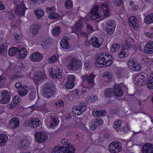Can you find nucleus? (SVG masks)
<instances>
[{
	"instance_id": "f257e3e1",
	"label": "nucleus",
	"mask_w": 153,
	"mask_h": 153,
	"mask_svg": "<svg viewBox=\"0 0 153 153\" xmlns=\"http://www.w3.org/2000/svg\"><path fill=\"white\" fill-rule=\"evenodd\" d=\"M99 7L102 10L100 13H99L97 8H93L89 15L91 19H95L102 16L106 18L109 16L110 14V8L107 3L102 4Z\"/></svg>"
},
{
	"instance_id": "f03ea898",
	"label": "nucleus",
	"mask_w": 153,
	"mask_h": 153,
	"mask_svg": "<svg viewBox=\"0 0 153 153\" xmlns=\"http://www.w3.org/2000/svg\"><path fill=\"white\" fill-rule=\"evenodd\" d=\"M74 151L72 145H69L68 148L56 146L53 149L52 153H74Z\"/></svg>"
},
{
	"instance_id": "7ed1b4c3",
	"label": "nucleus",
	"mask_w": 153,
	"mask_h": 153,
	"mask_svg": "<svg viewBox=\"0 0 153 153\" xmlns=\"http://www.w3.org/2000/svg\"><path fill=\"white\" fill-rule=\"evenodd\" d=\"M121 145V143L113 141L110 144L108 149L109 152L111 153H118L122 150Z\"/></svg>"
},
{
	"instance_id": "20e7f679",
	"label": "nucleus",
	"mask_w": 153,
	"mask_h": 153,
	"mask_svg": "<svg viewBox=\"0 0 153 153\" xmlns=\"http://www.w3.org/2000/svg\"><path fill=\"white\" fill-rule=\"evenodd\" d=\"M82 66L81 61L77 60L74 58H72L67 65V68L69 70H78L80 69Z\"/></svg>"
},
{
	"instance_id": "39448f33",
	"label": "nucleus",
	"mask_w": 153,
	"mask_h": 153,
	"mask_svg": "<svg viewBox=\"0 0 153 153\" xmlns=\"http://www.w3.org/2000/svg\"><path fill=\"white\" fill-rule=\"evenodd\" d=\"M55 91L51 88L49 84L46 85L43 90V96L49 99L54 95Z\"/></svg>"
},
{
	"instance_id": "423d86ee",
	"label": "nucleus",
	"mask_w": 153,
	"mask_h": 153,
	"mask_svg": "<svg viewBox=\"0 0 153 153\" xmlns=\"http://www.w3.org/2000/svg\"><path fill=\"white\" fill-rule=\"evenodd\" d=\"M86 108L85 103L82 102L77 106H74L72 109V111L74 114L79 115L84 112Z\"/></svg>"
},
{
	"instance_id": "0eeeda50",
	"label": "nucleus",
	"mask_w": 153,
	"mask_h": 153,
	"mask_svg": "<svg viewBox=\"0 0 153 153\" xmlns=\"http://www.w3.org/2000/svg\"><path fill=\"white\" fill-rule=\"evenodd\" d=\"M95 76L93 74L89 75L85 74L82 76L83 81H86L88 82V87L90 88L92 87L94 85V79Z\"/></svg>"
},
{
	"instance_id": "6e6552de",
	"label": "nucleus",
	"mask_w": 153,
	"mask_h": 153,
	"mask_svg": "<svg viewBox=\"0 0 153 153\" xmlns=\"http://www.w3.org/2000/svg\"><path fill=\"white\" fill-rule=\"evenodd\" d=\"M44 57L43 53L39 52H36L32 53L30 56V59L33 62H39L42 60Z\"/></svg>"
},
{
	"instance_id": "1a4fd4ad",
	"label": "nucleus",
	"mask_w": 153,
	"mask_h": 153,
	"mask_svg": "<svg viewBox=\"0 0 153 153\" xmlns=\"http://www.w3.org/2000/svg\"><path fill=\"white\" fill-rule=\"evenodd\" d=\"M49 14L48 17L51 19H58L60 18V16L57 13L55 12L56 9L55 7H51L47 8Z\"/></svg>"
},
{
	"instance_id": "9d476101",
	"label": "nucleus",
	"mask_w": 153,
	"mask_h": 153,
	"mask_svg": "<svg viewBox=\"0 0 153 153\" xmlns=\"http://www.w3.org/2000/svg\"><path fill=\"white\" fill-rule=\"evenodd\" d=\"M26 8L22 2L18 4L15 9V12L17 15L20 16L23 15Z\"/></svg>"
},
{
	"instance_id": "9b49d317",
	"label": "nucleus",
	"mask_w": 153,
	"mask_h": 153,
	"mask_svg": "<svg viewBox=\"0 0 153 153\" xmlns=\"http://www.w3.org/2000/svg\"><path fill=\"white\" fill-rule=\"evenodd\" d=\"M128 65L131 70L135 71H139L142 68L140 65L135 63L134 61L132 59H130L129 60Z\"/></svg>"
},
{
	"instance_id": "f8f14e48",
	"label": "nucleus",
	"mask_w": 153,
	"mask_h": 153,
	"mask_svg": "<svg viewBox=\"0 0 153 153\" xmlns=\"http://www.w3.org/2000/svg\"><path fill=\"white\" fill-rule=\"evenodd\" d=\"M35 137L38 142L42 143L47 138V134L44 132H38L35 134Z\"/></svg>"
},
{
	"instance_id": "ddd939ff",
	"label": "nucleus",
	"mask_w": 153,
	"mask_h": 153,
	"mask_svg": "<svg viewBox=\"0 0 153 153\" xmlns=\"http://www.w3.org/2000/svg\"><path fill=\"white\" fill-rule=\"evenodd\" d=\"M10 95L9 92L7 91H3L1 94V99L0 102L2 104H6L8 103L10 101Z\"/></svg>"
},
{
	"instance_id": "4468645a",
	"label": "nucleus",
	"mask_w": 153,
	"mask_h": 153,
	"mask_svg": "<svg viewBox=\"0 0 153 153\" xmlns=\"http://www.w3.org/2000/svg\"><path fill=\"white\" fill-rule=\"evenodd\" d=\"M19 124V120L18 118L13 117L11 119L9 122V126L11 128L15 129L17 128Z\"/></svg>"
},
{
	"instance_id": "2eb2a0df",
	"label": "nucleus",
	"mask_w": 153,
	"mask_h": 153,
	"mask_svg": "<svg viewBox=\"0 0 153 153\" xmlns=\"http://www.w3.org/2000/svg\"><path fill=\"white\" fill-rule=\"evenodd\" d=\"M107 33H111L114 31L116 27V24L114 21L111 20L108 21L105 24Z\"/></svg>"
},
{
	"instance_id": "dca6fc26",
	"label": "nucleus",
	"mask_w": 153,
	"mask_h": 153,
	"mask_svg": "<svg viewBox=\"0 0 153 153\" xmlns=\"http://www.w3.org/2000/svg\"><path fill=\"white\" fill-rule=\"evenodd\" d=\"M144 51L145 53L149 54L153 53V41H149L146 43Z\"/></svg>"
},
{
	"instance_id": "f3484780",
	"label": "nucleus",
	"mask_w": 153,
	"mask_h": 153,
	"mask_svg": "<svg viewBox=\"0 0 153 153\" xmlns=\"http://www.w3.org/2000/svg\"><path fill=\"white\" fill-rule=\"evenodd\" d=\"M29 123L30 126L33 128L37 127L40 124V121L37 117L30 118Z\"/></svg>"
},
{
	"instance_id": "a211bd4d",
	"label": "nucleus",
	"mask_w": 153,
	"mask_h": 153,
	"mask_svg": "<svg viewBox=\"0 0 153 153\" xmlns=\"http://www.w3.org/2000/svg\"><path fill=\"white\" fill-rule=\"evenodd\" d=\"M142 151L143 153H153V145L148 143L144 145Z\"/></svg>"
},
{
	"instance_id": "6ab92c4d",
	"label": "nucleus",
	"mask_w": 153,
	"mask_h": 153,
	"mask_svg": "<svg viewBox=\"0 0 153 153\" xmlns=\"http://www.w3.org/2000/svg\"><path fill=\"white\" fill-rule=\"evenodd\" d=\"M45 73L43 72H38L34 77V81L37 83L45 78Z\"/></svg>"
},
{
	"instance_id": "aec40b11",
	"label": "nucleus",
	"mask_w": 153,
	"mask_h": 153,
	"mask_svg": "<svg viewBox=\"0 0 153 153\" xmlns=\"http://www.w3.org/2000/svg\"><path fill=\"white\" fill-rule=\"evenodd\" d=\"M17 52L19 54V56H17L18 59H22L24 58L27 55L26 50L24 48L18 47Z\"/></svg>"
},
{
	"instance_id": "412c9836",
	"label": "nucleus",
	"mask_w": 153,
	"mask_h": 153,
	"mask_svg": "<svg viewBox=\"0 0 153 153\" xmlns=\"http://www.w3.org/2000/svg\"><path fill=\"white\" fill-rule=\"evenodd\" d=\"M84 27L81 21L80 20L77 23L76 25L75 29L73 30L72 32L76 33H79L82 31Z\"/></svg>"
},
{
	"instance_id": "4be33fe9",
	"label": "nucleus",
	"mask_w": 153,
	"mask_h": 153,
	"mask_svg": "<svg viewBox=\"0 0 153 153\" xmlns=\"http://www.w3.org/2000/svg\"><path fill=\"white\" fill-rule=\"evenodd\" d=\"M129 20L134 29H137L138 26V21L137 18L134 16H132L130 17Z\"/></svg>"
},
{
	"instance_id": "5701e85b",
	"label": "nucleus",
	"mask_w": 153,
	"mask_h": 153,
	"mask_svg": "<svg viewBox=\"0 0 153 153\" xmlns=\"http://www.w3.org/2000/svg\"><path fill=\"white\" fill-rule=\"evenodd\" d=\"M108 54H101L98 57V64L103 65L106 60H107Z\"/></svg>"
},
{
	"instance_id": "b1692460",
	"label": "nucleus",
	"mask_w": 153,
	"mask_h": 153,
	"mask_svg": "<svg viewBox=\"0 0 153 153\" xmlns=\"http://www.w3.org/2000/svg\"><path fill=\"white\" fill-rule=\"evenodd\" d=\"M113 90V93L116 96L120 97L123 95V91L120 86L114 87Z\"/></svg>"
},
{
	"instance_id": "393cba45",
	"label": "nucleus",
	"mask_w": 153,
	"mask_h": 153,
	"mask_svg": "<svg viewBox=\"0 0 153 153\" xmlns=\"http://www.w3.org/2000/svg\"><path fill=\"white\" fill-rule=\"evenodd\" d=\"M69 39V38L67 37L63 38L61 41L60 43L61 46L62 48L65 49H68L69 48L70 46L68 45V42Z\"/></svg>"
},
{
	"instance_id": "a878e982",
	"label": "nucleus",
	"mask_w": 153,
	"mask_h": 153,
	"mask_svg": "<svg viewBox=\"0 0 153 153\" xmlns=\"http://www.w3.org/2000/svg\"><path fill=\"white\" fill-rule=\"evenodd\" d=\"M28 88L26 86L19 89L18 91V94L21 97H23L25 96L29 92Z\"/></svg>"
},
{
	"instance_id": "bb28decb",
	"label": "nucleus",
	"mask_w": 153,
	"mask_h": 153,
	"mask_svg": "<svg viewBox=\"0 0 153 153\" xmlns=\"http://www.w3.org/2000/svg\"><path fill=\"white\" fill-rule=\"evenodd\" d=\"M90 43L93 47L97 48H99L101 45V43L99 42L97 38L95 37L91 38Z\"/></svg>"
},
{
	"instance_id": "cd10ccee",
	"label": "nucleus",
	"mask_w": 153,
	"mask_h": 153,
	"mask_svg": "<svg viewBox=\"0 0 153 153\" xmlns=\"http://www.w3.org/2000/svg\"><path fill=\"white\" fill-rule=\"evenodd\" d=\"M106 112L105 111L101 110H95L93 111L92 114L94 117H102L105 115Z\"/></svg>"
},
{
	"instance_id": "c85d7f7f",
	"label": "nucleus",
	"mask_w": 153,
	"mask_h": 153,
	"mask_svg": "<svg viewBox=\"0 0 153 153\" xmlns=\"http://www.w3.org/2000/svg\"><path fill=\"white\" fill-rule=\"evenodd\" d=\"M62 69H59L55 72L54 75L51 74L50 77L55 79H59L62 76Z\"/></svg>"
},
{
	"instance_id": "c756f323",
	"label": "nucleus",
	"mask_w": 153,
	"mask_h": 153,
	"mask_svg": "<svg viewBox=\"0 0 153 153\" xmlns=\"http://www.w3.org/2000/svg\"><path fill=\"white\" fill-rule=\"evenodd\" d=\"M58 120L57 118L55 117H52L50 121L49 126L50 128H52L56 126L58 123Z\"/></svg>"
},
{
	"instance_id": "7c9ffc66",
	"label": "nucleus",
	"mask_w": 153,
	"mask_h": 153,
	"mask_svg": "<svg viewBox=\"0 0 153 153\" xmlns=\"http://www.w3.org/2000/svg\"><path fill=\"white\" fill-rule=\"evenodd\" d=\"M122 124V121L120 120H115L113 125V127L117 131H118L120 129Z\"/></svg>"
},
{
	"instance_id": "2f4dec72",
	"label": "nucleus",
	"mask_w": 153,
	"mask_h": 153,
	"mask_svg": "<svg viewBox=\"0 0 153 153\" xmlns=\"http://www.w3.org/2000/svg\"><path fill=\"white\" fill-rule=\"evenodd\" d=\"M39 29V26L38 25H33L30 27V32L33 34V36L36 35Z\"/></svg>"
},
{
	"instance_id": "473e14b6",
	"label": "nucleus",
	"mask_w": 153,
	"mask_h": 153,
	"mask_svg": "<svg viewBox=\"0 0 153 153\" xmlns=\"http://www.w3.org/2000/svg\"><path fill=\"white\" fill-rule=\"evenodd\" d=\"M7 139V136L6 134H0V146L4 145Z\"/></svg>"
},
{
	"instance_id": "72a5a7b5",
	"label": "nucleus",
	"mask_w": 153,
	"mask_h": 153,
	"mask_svg": "<svg viewBox=\"0 0 153 153\" xmlns=\"http://www.w3.org/2000/svg\"><path fill=\"white\" fill-rule=\"evenodd\" d=\"M108 58L107 60H106L104 64L103 65H101V66H102L103 67H107L110 66L112 63V56L110 55H108Z\"/></svg>"
},
{
	"instance_id": "f704fd0d",
	"label": "nucleus",
	"mask_w": 153,
	"mask_h": 153,
	"mask_svg": "<svg viewBox=\"0 0 153 153\" xmlns=\"http://www.w3.org/2000/svg\"><path fill=\"white\" fill-rule=\"evenodd\" d=\"M123 49L129 50L132 47V45L128 41H125V42L122 45Z\"/></svg>"
},
{
	"instance_id": "c9c22d12",
	"label": "nucleus",
	"mask_w": 153,
	"mask_h": 153,
	"mask_svg": "<svg viewBox=\"0 0 153 153\" xmlns=\"http://www.w3.org/2000/svg\"><path fill=\"white\" fill-rule=\"evenodd\" d=\"M113 90L110 88H108L105 90L104 96L106 98L111 97L113 96Z\"/></svg>"
},
{
	"instance_id": "e433bc0d",
	"label": "nucleus",
	"mask_w": 153,
	"mask_h": 153,
	"mask_svg": "<svg viewBox=\"0 0 153 153\" xmlns=\"http://www.w3.org/2000/svg\"><path fill=\"white\" fill-rule=\"evenodd\" d=\"M36 17L39 19H41L44 14V11L41 9L39 8L34 11Z\"/></svg>"
},
{
	"instance_id": "4c0bfd02",
	"label": "nucleus",
	"mask_w": 153,
	"mask_h": 153,
	"mask_svg": "<svg viewBox=\"0 0 153 153\" xmlns=\"http://www.w3.org/2000/svg\"><path fill=\"white\" fill-rule=\"evenodd\" d=\"M8 45L7 44H0V53L3 54L7 51Z\"/></svg>"
},
{
	"instance_id": "58836bf2",
	"label": "nucleus",
	"mask_w": 153,
	"mask_h": 153,
	"mask_svg": "<svg viewBox=\"0 0 153 153\" xmlns=\"http://www.w3.org/2000/svg\"><path fill=\"white\" fill-rule=\"evenodd\" d=\"M29 144V142L26 140H22L20 142L19 147L21 148L25 149L27 147Z\"/></svg>"
},
{
	"instance_id": "ea45409f",
	"label": "nucleus",
	"mask_w": 153,
	"mask_h": 153,
	"mask_svg": "<svg viewBox=\"0 0 153 153\" xmlns=\"http://www.w3.org/2000/svg\"><path fill=\"white\" fill-rule=\"evenodd\" d=\"M146 24H149L153 23V13L148 15L145 18Z\"/></svg>"
},
{
	"instance_id": "a19ab883",
	"label": "nucleus",
	"mask_w": 153,
	"mask_h": 153,
	"mask_svg": "<svg viewBox=\"0 0 153 153\" xmlns=\"http://www.w3.org/2000/svg\"><path fill=\"white\" fill-rule=\"evenodd\" d=\"M18 47H12L9 50L8 53L10 56H13L17 52Z\"/></svg>"
},
{
	"instance_id": "79ce46f5",
	"label": "nucleus",
	"mask_w": 153,
	"mask_h": 153,
	"mask_svg": "<svg viewBox=\"0 0 153 153\" xmlns=\"http://www.w3.org/2000/svg\"><path fill=\"white\" fill-rule=\"evenodd\" d=\"M52 33L53 35L55 36H58L60 33V30L59 26L54 27L52 30Z\"/></svg>"
},
{
	"instance_id": "37998d69",
	"label": "nucleus",
	"mask_w": 153,
	"mask_h": 153,
	"mask_svg": "<svg viewBox=\"0 0 153 153\" xmlns=\"http://www.w3.org/2000/svg\"><path fill=\"white\" fill-rule=\"evenodd\" d=\"M120 48V45L117 43H114L113 44L111 48V51L112 53H114L115 52L118 50Z\"/></svg>"
},
{
	"instance_id": "c03bdc74",
	"label": "nucleus",
	"mask_w": 153,
	"mask_h": 153,
	"mask_svg": "<svg viewBox=\"0 0 153 153\" xmlns=\"http://www.w3.org/2000/svg\"><path fill=\"white\" fill-rule=\"evenodd\" d=\"M74 82L68 81L65 84V87L68 89H71L74 87Z\"/></svg>"
},
{
	"instance_id": "a18cd8bd",
	"label": "nucleus",
	"mask_w": 153,
	"mask_h": 153,
	"mask_svg": "<svg viewBox=\"0 0 153 153\" xmlns=\"http://www.w3.org/2000/svg\"><path fill=\"white\" fill-rule=\"evenodd\" d=\"M139 76L138 79L140 78L141 80V82H143L145 80V79H146V78L147 77V75L145 73H139L137 74Z\"/></svg>"
},
{
	"instance_id": "49530a36",
	"label": "nucleus",
	"mask_w": 153,
	"mask_h": 153,
	"mask_svg": "<svg viewBox=\"0 0 153 153\" xmlns=\"http://www.w3.org/2000/svg\"><path fill=\"white\" fill-rule=\"evenodd\" d=\"M139 77L137 74L135 76L134 78V82L136 85H141L143 84V82H141V80H140L141 79L140 78L138 79Z\"/></svg>"
},
{
	"instance_id": "de8ad7c7",
	"label": "nucleus",
	"mask_w": 153,
	"mask_h": 153,
	"mask_svg": "<svg viewBox=\"0 0 153 153\" xmlns=\"http://www.w3.org/2000/svg\"><path fill=\"white\" fill-rule=\"evenodd\" d=\"M73 4L72 1L70 0H67L65 3V6L66 9L71 8L73 7Z\"/></svg>"
},
{
	"instance_id": "09e8293b",
	"label": "nucleus",
	"mask_w": 153,
	"mask_h": 153,
	"mask_svg": "<svg viewBox=\"0 0 153 153\" xmlns=\"http://www.w3.org/2000/svg\"><path fill=\"white\" fill-rule=\"evenodd\" d=\"M103 75L104 77H106L108 79H111L112 78L113 74L110 71H106L104 73Z\"/></svg>"
},
{
	"instance_id": "8fccbe9b",
	"label": "nucleus",
	"mask_w": 153,
	"mask_h": 153,
	"mask_svg": "<svg viewBox=\"0 0 153 153\" xmlns=\"http://www.w3.org/2000/svg\"><path fill=\"white\" fill-rule=\"evenodd\" d=\"M58 59V56H52L48 59V60L49 63H53L57 62Z\"/></svg>"
},
{
	"instance_id": "3c124183",
	"label": "nucleus",
	"mask_w": 153,
	"mask_h": 153,
	"mask_svg": "<svg viewBox=\"0 0 153 153\" xmlns=\"http://www.w3.org/2000/svg\"><path fill=\"white\" fill-rule=\"evenodd\" d=\"M125 50H124L123 49H122L120 53H119V56L121 58H125L127 57L129 55V53L128 52H126V53L125 52Z\"/></svg>"
},
{
	"instance_id": "603ef678",
	"label": "nucleus",
	"mask_w": 153,
	"mask_h": 153,
	"mask_svg": "<svg viewBox=\"0 0 153 153\" xmlns=\"http://www.w3.org/2000/svg\"><path fill=\"white\" fill-rule=\"evenodd\" d=\"M103 123V121L102 119H96L94 121L95 126L97 127L100 125H102Z\"/></svg>"
},
{
	"instance_id": "864d4df0",
	"label": "nucleus",
	"mask_w": 153,
	"mask_h": 153,
	"mask_svg": "<svg viewBox=\"0 0 153 153\" xmlns=\"http://www.w3.org/2000/svg\"><path fill=\"white\" fill-rule=\"evenodd\" d=\"M84 68L85 69H88L90 68L91 65L90 61L88 60H86L84 62Z\"/></svg>"
},
{
	"instance_id": "5fc2aeb1",
	"label": "nucleus",
	"mask_w": 153,
	"mask_h": 153,
	"mask_svg": "<svg viewBox=\"0 0 153 153\" xmlns=\"http://www.w3.org/2000/svg\"><path fill=\"white\" fill-rule=\"evenodd\" d=\"M49 41L47 40L42 43V46L44 49H47L49 48Z\"/></svg>"
},
{
	"instance_id": "6e6d98bb",
	"label": "nucleus",
	"mask_w": 153,
	"mask_h": 153,
	"mask_svg": "<svg viewBox=\"0 0 153 153\" xmlns=\"http://www.w3.org/2000/svg\"><path fill=\"white\" fill-rule=\"evenodd\" d=\"M62 143L64 145H67L68 148L69 145H72L69 144V141L66 139H63L61 141Z\"/></svg>"
},
{
	"instance_id": "4d7b16f0",
	"label": "nucleus",
	"mask_w": 153,
	"mask_h": 153,
	"mask_svg": "<svg viewBox=\"0 0 153 153\" xmlns=\"http://www.w3.org/2000/svg\"><path fill=\"white\" fill-rule=\"evenodd\" d=\"M48 105L46 104L45 106H42V110L45 113H46L50 111V108L48 106Z\"/></svg>"
},
{
	"instance_id": "13d9d810",
	"label": "nucleus",
	"mask_w": 153,
	"mask_h": 153,
	"mask_svg": "<svg viewBox=\"0 0 153 153\" xmlns=\"http://www.w3.org/2000/svg\"><path fill=\"white\" fill-rule=\"evenodd\" d=\"M55 105L58 107H63L64 106V102L62 100H59L55 103Z\"/></svg>"
},
{
	"instance_id": "bf43d9fd",
	"label": "nucleus",
	"mask_w": 153,
	"mask_h": 153,
	"mask_svg": "<svg viewBox=\"0 0 153 153\" xmlns=\"http://www.w3.org/2000/svg\"><path fill=\"white\" fill-rule=\"evenodd\" d=\"M97 96L91 95L89 97L88 100L91 102H94L97 99Z\"/></svg>"
},
{
	"instance_id": "052dcab7",
	"label": "nucleus",
	"mask_w": 153,
	"mask_h": 153,
	"mask_svg": "<svg viewBox=\"0 0 153 153\" xmlns=\"http://www.w3.org/2000/svg\"><path fill=\"white\" fill-rule=\"evenodd\" d=\"M114 4L115 6L120 5L123 2L122 0H114Z\"/></svg>"
},
{
	"instance_id": "680f3d73",
	"label": "nucleus",
	"mask_w": 153,
	"mask_h": 153,
	"mask_svg": "<svg viewBox=\"0 0 153 153\" xmlns=\"http://www.w3.org/2000/svg\"><path fill=\"white\" fill-rule=\"evenodd\" d=\"M14 102L15 103H19L20 101V97L19 96H15L13 99Z\"/></svg>"
},
{
	"instance_id": "e2e57ef3",
	"label": "nucleus",
	"mask_w": 153,
	"mask_h": 153,
	"mask_svg": "<svg viewBox=\"0 0 153 153\" xmlns=\"http://www.w3.org/2000/svg\"><path fill=\"white\" fill-rule=\"evenodd\" d=\"M130 129L128 124L127 123L122 128V130L123 131L126 132L129 130Z\"/></svg>"
},
{
	"instance_id": "0e129e2a",
	"label": "nucleus",
	"mask_w": 153,
	"mask_h": 153,
	"mask_svg": "<svg viewBox=\"0 0 153 153\" xmlns=\"http://www.w3.org/2000/svg\"><path fill=\"white\" fill-rule=\"evenodd\" d=\"M15 86L16 88L19 89H20L21 88H22V87H24V86H23L22 85V84L21 82H17Z\"/></svg>"
},
{
	"instance_id": "69168bd1",
	"label": "nucleus",
	"mask_w": 153,
	"mask_h": 153,
	"mask_svg": "<svg viewBox=\"0 0 153 153\" xmlns=\"http://www.w3.org/2000/svg\"><path fill=\"white\" fill-rule=\"evenodd\" d=\"M147 59L146 56H143L142 57L141 60L142 64H145L147 62Z\"/></svg>"
},
{
	"instance_id": "338daca9",
	"label": "nucleus",
	"mask_w": 153,
	"mask_h": 153,
	"mask_svg": "<svg viewBox=\"0 0 153 153\" xmlns=\"http://www.w3.org/2000/svg\"><path fill=\"white\" fill-rule=\"evenodd\" d=\"M36 94L35 92H31L30 94V100H32L35 99Z\"/></svg>"
},
{
	"instance_id": "774afa93",
	"label": "nucleus",
	"mask_w": 153,
	"mask_h": 153,
	"mask_svg": "<svg viewBox=\"0 0 153 153\" xmlns=\"http://www.w3.org/2000/svg\"><path fill=\"white\" fill-rule=\"evenodd\" d=\"M87 29L89 33L94 31V30L92 27L90 25H88L86 26Z\"/></svg>"
}]
</instances>
